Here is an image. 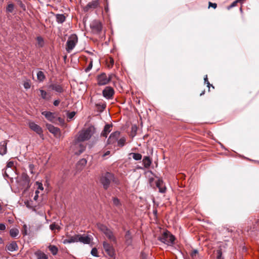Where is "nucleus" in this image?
I'll use <instances>...</instances> for the list:
<instances>
[{
	"label": "nucleus",
	"instance_id": "nucleus-58",
	"mask_svg": "<svg viewBox=\"0 0 259 259\" xmlns=\"http://www.w3.org/2000/svg\"><path fill=\"white\" fill-rule=\"evenodd\" d=\"M193 252H194V253H198V251L197 250H194Z\"/></svg>",
	"mask_w": 259,
	"mask_h": 259
},
{
	"label": "nucleus",
	"instance_id": "nucleus-3",
	"mask_svg": "<svg viewBox=\"0 0 259 259\" xmlns=\"http://www.w3.org/2000/svg\"><path fill=\"white\" fill-rule=\"evenodd\" d=\"M175 240V237L168 231L164 232L162 236L159 238V241L169 246L174 244Z\"/></svg>",
	"mask_w": 259,
	"mask_h": 259
},
{
	"label": "nucleus",
	"instance_id": "nucleus-55",
	"mask_svg": "<svg viewBox=\"0 0 259 259\" xmlns=\"http://www.w3.org/2000/svg\"><path fill=\"white\" fill-rule=\"evenodd\" d=\"M58 120L59 121V122L61 123V124H63L64 123V120L61 117H58Z\"/></svg>",
	"mask_w": 259,
	"mask_h": 259
},
{
	"label": "nucleus",
	"instance_id": "nucleus-19",
	"mask_svg": "<svg viewBox=\"0 0 259 259\" xmlns=\"http://www.w3.org/2000/svg\"><path fill=\"white\" fill-rule=\"evenodd\" d=\"M41 114L45 116V117L49 121H53L55 119L54 113L50 111H43Z\"/></svg>",
	"mask_w": 259,
	"mask_h": 259
},
{
	"label": "nucleus",
	"instance_id": "nucleus-20",
	"mask_svg": "<svg viewBox=\"0 0 259 259\" xmlns=\"http://www.w3.org/2000/svg\"><path fill=\"white\" fill-rule=\"evenodd\" d=\"M77 242V234L74 235L70 237L68 239H64L63 243L64 244H70L72 243Z\"/></svg>",
	"mask_w": 259,
	"mask_h": 259
},
{
	"label": "nucleus",
	"instance_id": "nucleus-42",
	"mask_svg": "<svg viewBox=\"0 0 259 259\" xmlns=\"http://www.w3.org/2000/svg\"><path fill=\"white\" fill-rule=\"evenodd\" d=\"M91 253L94 256H96V257L98 256V250H97V248L95 247L92 248Z\"/></svg>",
	"mask_w": 259,
	"mask_h": 259
},
{
	"label": "nucleus",
	"instance_id": "nucleus-31",
	"mask_svg": "<svg viewBox=\"0 0 259 259\" xmlns=\"http://www.w3.org/2000/svg\"><path fill=\"white\" fill-rule=\"evenodd\" d=\"M36 40L37 41V45L39 47L42 48L44 46V40L41 36H37L36 37Z\"/></svg>",
	"mask_w": 259,
	"mask_h": 259
},
{
	"label": "nucleus",
	"instance_id": "nucleus-64",
	"mask_svg": "<svg viewBox=\"0 0 259 259\" xmlns=\"http://www.w3.org/2000/svg\"><path fill=\"white\" fill-rule=\"evenodd\" d=\"M113 62H114L113 60H112L111 63L113 64Z\"/></svg>",
	"mask_w": 259,
	"mask_h": 259
},
{
	"label": "nucleus",
	"instance_id": "nucleus-2",
	"mask_svg": "<svg viewBox=\"0 0 259 259\" xmlns=\"http://www.w3.org/2000/svg\"><path fill=\"white\" fill-rule=\"evenodd\" d=\"M112 182L116 184L118 183V180L115 179L114 175L112 173L106 172L103 174L100 178V182L105 190L109 188Z\"/></svg>",
	"mask_w": 259,
	"mask_h": 259
},
{
	"label": "nucleus",
	"instance_id": "nucleus-8",
	"mask_svg": "<svg viewBox=\"0 0 259 259\" xmlns=\"http://www.w3.org/2000/svg\"><path fill=\"white\" fill-rule=\"evenodd\" d=\"M28 125L30 128L33 131L35 132L38 135H39L40 137L43 136L42 134V130L41 127L36 124L35 122L33 121H30L28 123Z\"/></svg>",
	"mask_w": 259,
	"mask_h": 259
},
{
	"label": "nucleus",
	"instance_id": "nucleus-32",
	"mask_svg": "<svg viewBox=\"0 0 259 259\" xmlns=\"http://www.w3.org/2000/svg\"><path fill=\"white\" fill-rule=\"evenodd\" d=\"M49 250L53 255H56L58 251V248L55 245H50Z\"/></svg>",
	"mask_w": 259,
	"mask_h": 259
},
{
	"label": "nucleus",
	"instance_id": "nucleus-13",
	"mask_svg": "<svg viewBox=\"0 0 259 259\" xmlns=\"http://www.w3.org/2000/svg\"><path fill=\"white\" fill-rule=\"evenodd\" d=\"M77 242H80L84 244H90L91 241V237L85 234H77Z\"/></svg>",
	"mask_w": 259,
	"mask_h": 259
},
{
	"label": "nucleus",
	"instance_id": "nucleus-62",
	"mask_svg": "<svg viewBox=\"0 0 259 259\" xmlns=\"http://www.w3.org/2000/svg\"><path fill=\"white\" fill-rule=\"evenodd\" d=\"M93 98H94V97L91 98V102H93Z\"/></svg>",
	"mask_w": 259,
	"mask_h": 259
},
{
	"label": "nucleus",
	"instance_id": "nucleus-47",
	"mask_svg": "<svg viewBox=\"0 0 259 259\" xmlns=\"http://www.w3.org/2000/svg\"><path fill=\"white\" fill-rule=\"evenodd\" d=\"M23 234L24 235H26L27 234V226L26 225H24L23 226Z\"/></svg>",
	"mask_w": 259,
	"mask_h": 259
},
{
	"label": "nucleus",
	"instance_id": "nucleus-26",
	"mask_svg": "<svg viewBox=\"0 0 259 259\" xmlns=\"http://www.w3.org/2000/svg\"><path fill=\"white\" fill-rule=\"evenodd\" d=\"M142 162L145 168H148L151 164V161L150 158L148 156H145L143 159Z\"/></svg>",
	"mask_w": 259,
	"mask_h": 259
},
{
	"label": "nucleus",
	"instance_id": "nucleus-61",
	"mask_svg": "<svg viewBox=\"0 0 259 259\" xmlns=\"http://www.w3.org/2000/svg\"><path fill=\"white\" fill-rule=\"evenodd\" d=\"M204 94V91L202 92L200 94V96L203 95Z\"/></svg>",
	"mask_w": 259,
	"mask_h": 259
},
{
	"label": "nucleus",
	"instance_id": "nucleus-16",
	"mask_svg": "<svg viewBox=\"0 0 259 259\" xmlns=\"http://www.w3.org/2000/svg\"><path fill=\"white\" fill-rule=\"evenodd\" d=\"M21 182L22 185L24 186H28L29 184L30 179L28 176L25 174L23 173L21 176Z\"/></svg>",
	"mask_w": 259,
	"mask_h": 259
},
{
	"label": "nucleus",
	"instance_id": "nucleus-60",
	"mask_svg": "<svg viewBox=\"0 0 259 259\" xmlns=\"http://www.w3.org/2000/svg\"><path fill=\"white\" fill-rule=\"evenodd\" d=\"M153 212H154V213L155 214H156V213H157V210H154V211H153Z\"/></svg>",
	"mask_w": 259,
	"mask_h": 259
},
{
	"label": "nucleus",
	"instance_id": "nucleus-46",
	"mask_svg": "<svg viewBox=\"0 0 259 259\" xmlns=\"http://www.w3.org/2000/svg\"><path fill=\"white\" fill-rule=\"evenodd\" d=\"M50 228L51 230H54L56 229H58L59 227L57 225L55 224H52L50 225Z\"/></svg>",
	"mask_w": 259,
	"mask_h": 259
},
{
	"label": "nucleus",
	"instance_id": "nucleus-27",
	"mask_svg": "<svg viewBox=\"0 0 259 259\" xmlns=\"http://www.w3.org/2000/svg\"><path fill=\"white\" fill-rule=\"evenodd\" d=\"M19 230L17 228H12L10 230V235L12 238L16 237L19 234Z\"/></svg>",
	"mask_w": 259,
	"mask_h": 259
},
{
	"label": "nucleus",
	"instance_id": "nucleus-39",
	"mask_svg": "<svg viewBox=\"0 0 259 259\" xmlns=\"http://www.w3.org/2000/svg\"><path fill=\"white\" fill-rule=\"evenodd\" d=\"M242 0H236L234 2H233L228 7V9L229 10L231 8H232L234 7H235L237 5V4L239 2H240Z\"/></svg>",
	"mask_w": 259,
	"mask_h": 259
},
{
	"label": "nucleus",
	"instance_id": "nucleus-33",
	"mask_svg": "<svg viewBox=\"0 0 259 259\" xmlns=\"http://www.w3.org/2000/svg\"><path fill=\"white\" fill-rule=\"evenodd\" d=\"M117 145L119 147H123L125 143V139L124 137L121 138L120 139H118Z\"/></svg>",
	"mask_w": 259,
	"mask_h": 259
},
{
	"label": "nucleus",
	"instance_id": "nucleus-59",
	"mask_svg": "<svg viewBox=\"0 0 259 259\" xmlns=\"http://www.w3.org/2000/svg\"><path fill=\"white\" fill-rule=\"evenodd\" d=\"M38 193H39V191H38V190H36V191H35V195L38 194Z\"/></svg>",
	"mask_w": 259,
	"mask_h": 259
},
{
	"label": "nucleus",
	"instance_id": "nucleus-12",
	"mask_svg": "<svg viewBox=\"0 0 259 259\" xmlns=\"http://www.w3.org/2000/svg\"><path fill=\"white\" fill-rule=\"evenodd\" d=\"M120 134V133L118 131H116L111 134L107 140V143L108 144H114L117 141L119 137Z\"/></svg>",
	"mask_w": 259,
	"mask_h": 259
},
{
	"label": "nucleus",
	"instance_id": "nucleus-37",
	"mask_svg": "<svg viewBox=\"0 0 259 259\" xmlns=\"http://www.w3.org/2000/svg\"><path fill=\"white\" fill-rule=\"evenodd\" d=\"M39 92L40 93V96H41V98L43 99H46L47 96V93L43 90H39Z\"/></svg>",
	"mask_w": 259,
	"mask_h": 259
},
{
	"label": "nucleus",
	"instance_id": "nucleus-30",
	"mask_svg": "<svg viewBox=\"0 0 259 259\" xmlns=\"http://www.w3.org/2000/svg\"><path fill=\"white\" fill-rule=\"evenodd\" d=\"M112 201L113 205L117 207H120L121 206V203L120 200L117 197H113Z\"/></svg>",
	"mask_w": 259,
	"mask_h": 259
},
{
	"label": "nucleus",
	"instance_id": "nucleus-1",
	"mask_svg": "<svg viewBox=\"0 0 259 259\" xmlns=\"http://www.w3.org/2000/svg\"><path fill=\"white\" fill-rule=\"evenodd\" d=\"M95 132V128L94 126H91L85 130L79 132L78 136L73 143L72 148H77L79 147V150L76 151L74 149V153L76 155H79L82 153L85 149V146L81 143V142L89 140Z\"/></svg>",
	"mask_w": 259,
	"mask_h": 259
},
{
	"label": "nucleus",
	"instance_id": "nucleus-54",
	"mask_svg": "<svg viewBox=\"0 0 259 259\" xmlns=\"http://www.w3.org/2000/svg\"><path fill=\"white\" fill-rule=\"evenodd\" d=\"M110 154V151L109 150L106 151L102 155L103 157H105L106 156L109 155Z\"/></svg>",
	"mask_w": 259,
	"mask_h": 259
},
{
	"label": "nucleus",
	"instance_id": "nucleus-29",
	"mask_svg": "<svg viewBox=\"0 0 259 259\" xmlns=\"http://www.w3.org/2000/svg\"><path fill=\"white\" fill-rule=\"evenodd\" d=\"M129 155H132L133 159L135 160H140L142 158V155L140 153H130Z\"/></svg>",
	"mask_w": 259,
	"mask_h": 259
},
{
	"label": "nucleus",
	"instance_id": "nucleus-14",
	"mask_svg": "<svg viewBox=\"0 0 259 259\" xmlns=\"http://www.w3.org/2000/svg\"><path fill=\"white\" fill-rule=\"evenodd\" d=\"M156 186L159 189V192L161 193H165L166 190V187L163 182L161 179H158L156 182Z\"/></svg>",
	"mask_w": 259,
	"mask_h": 259
},
{
	"label": "nucleus",
	"instance_id": "nucleus-22",
	"mask_svg": "<svg viewBox=\"0 0 259 259\" xmlns=\"http://www.w3.org/2000/svg\"><path fill=\"white\" fill-rule=\"evenodd\" d=\"M104 234L111 241H112L114 242H116V239L115 237L114 236L113 232L111 230L108 229V230L106 232H105Z\"/></svg>",
	"mask_w": 259,
	"mask_h": 259
},
{
	"label": "nucleus",
	"instance_id": "nucleus-45",
	"mask_svg": "<svg viewBox=\"0 0 259 259\" xmlns=\"http://www.w3.org/2000/svg\"><path fill=\"white\" fill-rule=\"evenodd\" d=\"M87 161L86 160V159L82 158L78 161V165L81 164V165L84 166L87 164Z\"/></svg>",
	"mask_w": 259,
	"mask_h": 259
},
{
	"label": "nucleus",
	"instance_id": "nucleus-5",
	"mask_svg": "<svg viewBox=\"0 0 259 259\" xmlns=\"http://www.w3.org/2000/svg\"><path fill=\"white\" fill-rule=\"evenodd\" d=\"M111 79L112 74L107 76L105 73L103 72L97 76V84L100 86L106 85L111 81Z\"/></svg>",
	"mask_w": 259,
	"mask_h": 259
},
{
	"label": "nucleus",
	"instance_id": "nucleus-49",
	"mask_svg": "<svg viewBox=\"0 0 259 259\" xmlns=\"http://www.w3.org/2000/svg\"><path fill=\"white\" fill-rule=\"evenodd\" d=\"M217 7V5L216 3H212L211 2H209V8L212 7L213 9H215Z\"/></svg>",
	"mask_w": 259,
	"mask_h": 259
},
{
	"label": "nucleus",
	"instance_id": "nucleus-7",
	"mask_svg": "<svg viewBox=\"0 0 259 259\" xmlns=\"http://www.w3.org/2000/svg\"><path fill=\"white\" fill-rule=\"evenodd\" d=\"M102 94L106 99H112L114 94V90L112 87L107 86L103 90Z\"/></svg>",
	"mask_w": 259,
	"mask_h": 259
},
{
	"label": "nucleus",
	"instance_id": "nucleus-36",
	"mask_svg": "<svg viewBox=\"0 0 259 259\" xmlns=\"http://www.w3.org/2000/svg\"><path fill=\"white\" fill-rule=\"evenodd\" d=\"M14 6L13 4H9L6 8V11L9 13H12L14 10Z\"/></svg>",
	"mask_w": 259,
	"mask_h": 259
},
{
	"label": "nucleus",
	"instance_id": "nucleus-34",
	"mask_svg": "<svg viewBox=\"0 0 259 259\" xmlns=\"http://www.w3.org/2000/svg\"><path fill=\"white\" fill-rule=\"evenodd\" d=\"M99 229L104 234L106 232L108 228L105 225L103 224H99L98 225Z\"/></svg>",
	"mask_w": 259,
	"mask_h": 259
},
{
	"label": "nucleus",
	"instance_id": "nucleus-17",
	"mask_svg": "<svg viewBox=\"0 0 259 259\" xmlns=\"http://www.w3.org/2000/svg\"><path fill=\"white\" fill-rule=\"evenodd\" d=\"M112 127V124H106L104 127V130L101 133V135L103 137L107 138L108 134L111 131Z\"/></svg>",
	"mask_w": 259,
	"mask_h": 259
},
{
	"label": "nucleus",
	"instance_id": "nucleus-11",
	"mask_svg": "<svg viewBox=\"0 0 259 259\" xmlns=\"http://www.w3.org/2000/svg\"><path fill=\"white\" fill-rule=\"evenodd\" d=\"M103 246L104 250L110 256L113 257L115 253L113 247L109 243L104 241L103 243Z\"/></svg>",
	"mask_w": 259,
	"mask_h": 259
},
{
	"label": "nucleus",
	"instance_id": "nucleus-25",
	"mask_svg": "<svg viewBox=\"0 0 259 259\" xmlns=\"http://www.w3.org/2000/svg\"><path fill=\"white\" fill-rule=\"evenodd\" d=\"M56 21L58 23L62 24L66 20V17L64 14H57L55 15Z\"/></svg>",
	"mask_w": 259,
	"mask_h": 259
},
{
	"label": "nucleus",
	"instance_id": "nucleus-44",
	"mask_svg": "<svg viewBox=\"0 0 259 259\" xmlns=\"http://www.w3.org/2000/svg\"><path fill=\"white\" fill-rule=\"evenodd\" d=\"M97 107H100L102 110H104L106 108V104L102 103H95Z\"/></svg>",
	"mask_w": 259,
	"mask_h": 259
},
{
	"label": "nucleus",
	"instance_id": "nucleus-41",
	"mask_svg": "<svg viewBox=\"0 0 259 259\" xmlns=\"http://www.w3.org/2000/svg\"><path fill=\"white\" fill-rule=\"evenodd\" d=\"M217 259H224L222 257V252L221 249H218L217 250Z\"/></svg>",
	"mask_w": 259,
	"mask_h": 259
},
{
	"label": "nucleus",
	"instance_id": "nucleus-21",
	"mask_svg": "<svg viewBox=\"0 0 259 259\" xmlns=\"http://www.w3.org/2000/svg\"><path fill=\"white\" fill-rule=\"evenodd\" d=\"M7 143L6 141L0 142V154L4 155L7 153Z\"/></svg>",
	"mask_w": 259,
	"mask_h": 259
},
{
	"label": "nucleus",
	"instance_id": "nucleus-53",
	"mask_svg": "<svg viewBox=\"0 0 259 259\" xmlns=\"http://www.w3.org/2000/svg\"><path fill=\"white\" fill-rule=\"evenodd\" d=\"M60 102L59 100H56L54 101L53 104L55 106H58Z\"/></svg>",
	"mask_w": 259,
	"mask_h": 259
},
{
	"label": "nucleus",
	"instance_id": "nucleus-28",
	"mask_svg": "<svg viewBox=\"0 0 259 259\" xmlns=\"http://www.w3.org/2000/svg\"><path fill=\"white\" fill-rule=\"evenodd\" d=\"M46 78V76L44 73V72L41 71H39L37 73V78L40 81H43Z\"/></svg>",
	"mask_w": 259,
	"mask_h": 259
},
{
	"label": "nucleus",
	"instance_id": "nucleus-38",
	"mask_svg": "<svg viewBox=\"0 0 259 259\" xmlns=\"http://www.w3.org/2000/svg\"><path fill=\"white\" fill-rule=\"evenodd\" d=\"M93 67V60H91L88 67L85 69V71L88 72L90 71Z\"/></svg>",
	"mask_w": 259,
	"mask_h": 259
},
{
	"label": "nucleus",
	"instance_id": "nucleus-9",
	"mask_svg": "<svg viewBox=\"0 0 259 259\" xmlns=\"http://www.w3.org/2000/svg\"><path fill=\"white\" fill-rule=\"evenodd\" d=\"M48 88L52 91H54L57 93L61 94L64 92V90L62 84L55 82L50 84Z\"/></svg>",
	"mask_w": 259,
	"mask_h": 259
},
{
	"label": "nucleus",
	"instance_id": "nucleus-43",
	"mask_svg": "<svg viewBox=\"0 0 259 259\" xmlns=\"http://www.w3.org/2000/svg\"><path fill=\"white\" fill-rule=\"evenodd\" d=\"M24 88L25 89H29L31 87V84L30 82V80H27L25 81L23 84Z\"/></svg>",
	"mask_w": 259,
	"mask_h": 259
},
{
	"label": "nucleus",
	"instance_id": "nucleus-15",
	"mask_svg": "<svg viewBox=\"0 0 259 259\" xmlns=\"http://www.w3.org/2000/svg\"><path fill=\"white\" fill-rule=\"evenodd\" d=\"M46 127L49 131L54 135H57L60 134V130L57 127L54 126L53 125L49 123L46 124Z\"/></svg>",
	"mask_w": 259,
	"mask_h": 259
},
{
	"label": "nucleus",
	"instance_id": "nucleus-50",
	"mask_svg": "<svg viewBox=\"0 0 259 259\" xmlns=\"http://www.w3.org/2000/svg\"><path fill=\"white\" fill-rule=\"evenodd\" d=\"M34 167V166L33 164H29V169L31 174H33V169Z\"/></svg>",
	"mask_w": 259,
	"mask_h": 259
},
{
	"label": "nucleus",
	"instance_id": "nucleus-48",
	"mask_svg": "<svg viewBox=\"0 0 259 259\" xmlns=\"http://www.w3.org/2000/svg\"><path fill=\"white\" fill-rule=\"evenodd\" d=\"M14 165V162L12 161H9L7 164V168H11Z\"/></svg>",
	"mask_w": 259,
	"mask_h": 259
},
{
	"label": "nucleus",
	"instance_id": "nucleus-10",
	"mask_svg": "<svg viewBox=\"0 0 259 259\" xmlns=\"http://www.w3.org/2000/svg\"><path fill=\"white\" fill-rule=\"evenodd\" d=\"M99 5L98 0H93L89 3L84 8L83 10L84 12H89L92 11L98 7Z\"/></svg>",
	"mask_w": 259,
	"mask_h": 259
},
{
	"label": "nucleus",
	"instance_id": "nucleus-51",
	"mask_svg": "<svg viewBox=\"0 0 259 259\" xmlns=\"http://www.w3.org/2000/svg\"><path fill=\"white\" fill-rule=\"evenodd\" d=\"M36 184L38 185V189L41 190H44V187H43L42 184L41 183L37 182Z\"/></svg>",
	"mask_w": 259,
	"mask_h": 259
},
{
	"label": "nucleus",
	"instance_id": "nucleus-24",
	"mask_svg": "<svg viewBox=\"0 0 259 259\" xmlns=\"http://www.w3.org/2000/svg\"><path fill=\"white\" fill-rule=\"evenodd\" d=\"M34 255L36 256V259H48V256L44 252L38 250L34 253Z\"/></svg>",
	"mask_w": 259,
	"mask_h": 259
},
{
	"label": "nucleus",
	"instance_id": "nucleus-57",
	"mask_svg": "<svg viewBox=\"0 0 259 259\" xmlns=\"http://www.w3.org/2000/svg\"><path fill=\"white\" fill-rule=\"evenodd\" d=\"M144 255H145V254L144 253H142V259H145V257H144Z\"/></svg>",
	"mask_w": 259,
	"mask_h": 259
},
{
	"label": "nucleus",
	"instance_id": "nucleus-4",
	"mask_svg": "<svg viewBox=\"0 0 259 259\" xmlns=\"http://www.w3.org/2000/svg\"><path fill=\"white\" fill-rule=\"evenodd\" d=\"M78 42V37L75 34H71L66 42V50L68 53H70L75 48Z\"/></svg>",
	"mask_w": 259,
	"mask_h": 259
},
{
	"label": "nucleus",
	"instance_id": "nucleus-40",
	"mask_svg": "<svg viewBox=\"0 0 259 259\" xmlns=\"http://www.w3.org/2000/svg\"><path fill=\"white\" fill-rule=\"evenodd\" d=\"M204 82L205 84H207V86L209 89L210 88V86H211L212 88H214L213 85L212 84H210L209 82L208 81L207 75H205V77L204 78Z\"/></svg>",
	"mask_w": 259,
	"mask_h": 259
},
{
	"label": "nucleus",
	"instance_id": "nucleus-18",
	"mask_svg": "<svg viewBox=\"0 0 259 259\" xmlns=\"http://www.w3.org/2000/svg\"><path fill=\"white\" fill-rule=\"evenodd\" d=\"M6 249L7 250L11 252L17 250L18 249V247L16 242L13 241L11 243L8 244L6 246Z\"/></svg>",
	"mask_w": 259,
	"mask_h": 259
},
{
	"label": "nucleus",
	"instance_id": "nucleus-23",
	"mask_svg": "<svg viewBox=\"0 0 259 259\" xmlns=\"http://www.w3.org/2000/svg\"><path fill=\"white\" fill-rule=\"evenodd\" d=\"M125 244L127 246H130L132 245V237L131 236V234L130 233V231H127L126 232L125 235Z\"/></svg>",
	"mask_w": 259,
	"mask_h": 259
},
{
	"label": "nucleus",
	"instance_id": "nucleus-52",
	"mask_svg": "<svg viewBox=\"0 0 259 259\" xmlns=\"http://www.w3.org/2000/svg\"><path fill=\"white\" fill-rule=\"evenodd\" d=\"M6 229V226L4 224H0V230L4 231Z\"/></svg>",
	"mask_w": 259,
	"mask_h": 259
},
{
	"label": "nucleus",
	"instance_id": "nucleus-56",
	"mask_svg": "<svg viewBox=\"0 0 259 259\" xmlns=\"http://www.w3.org/2000/svg\"><path fill=\"white\" fill-rule=\"evenodd\" d=\"M37 197H38V194L35 195L34 196V200H36V199H37Z\"/></svg>",
	"mask_w": 259,
	"mask_h": 259
},
{
	"label": "nucleus",
	"instance_id": "nucleus-63",
	"mask_svg": "<svg viewBox=\"0 0 259 259\" xmlns=\"http://www.w3.org/2000/svg\"><path fill=\"white\" fill-rule=\"evenodd\" d=\"M5 174L6 175V176L8 177V175H7V174L6 172V171H5Z\"/></svg>",
	"mask_w": 259,
	"mask_h": 259
},
{
	"label": "nucleus",
	"instance_id": "nucleus-35",
	"mask_svg": "<svg viewBox=\"0 0 259 259\" xmlns=\"http://www.w3.org/2000/svg\"><path fill=\"white\" fill-rule=\"evenodd\" d=\"M76 113L74 111H72L71 112H69L67 114V120L68 121H70L75 116Z\"/></svg>",
	"mask_w": 259,
	"mask_h": 259
},
{
	"label": "nucleus",
	"instance_id": "nucleus-6",
	"mask_svg": "<svg viewBox=\"0 0 259 259\" xmlns=\"http://www.w3.org/2000/svg\"><path fill=\"white\" fill-rule=\"evenodd\" d=\"M92 31L94 33H100L102 30V23L98 20H94L90 25Z\"/></svg>",
	"mask_w": 259,
	"mask_h": 259
}]
</instances>
